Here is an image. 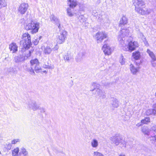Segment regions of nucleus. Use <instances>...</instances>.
Here are the masks:
<instances>
[{"label":"nucleus","instance_id":"nucleus-29","mask_svg":"<svg viewBox=\"0 0 156 156\" xmlns=\"http://www.w3.org/2000/svg\"><path fill=\"white\" fill-rule=\"evenodd\" d=\"M19 154L20 156L22 154H23L24 156H28V153L27 151L24 147H22L20 148Z\"/></svg>","mask_w":156,"mask_h":156},{"label":"nucleus","instance_id":"nucleus-34","mask_svg":"<svg viewBox=\"0 0 156 156\" xmlns=\"http://www.w3.org/2000/svg\"><path fill=\"white\" fill-rule=\"evenodd\" d=\"M30 63L32 66H35L39 64V62L37 59H35L30 61Z\"/></svg>","mask_w":156,"mask_h":156},{"label":"nucleus","instance_id":"nucleus-52","mask_svg":"<svg viewBox=\"0 0 156 156\" xmlns=\"http://www.w3.org/2000/svg\"><path fill=\"white\" fill-rule=\"evenodd\" d=\"M33 43L34 45H37L38 43V41L36 40H35Z\"/></svg>","mask_w":156,"mask_h":156},{"label":"nucleus","instance_id":"nucleus-20","mask_svg":"<svg viewBox=\"0 0 156 156\" xmlns=\"http://www.w3.org/2000/svg\"><path fill=\"white\" fill-rule=\"evenodd\" d=\"M130 69L131 73L133 75L136 74L139 71L138 68L135 67L132 64L130 66Z\"/></svg>","mask_w":156,"mask_h":156},{"label":"nucleus","instance_id":"nucleus-8","mask_svg":"<svg viewBox=\"0 0 156 156\" xmlns=\"http://www.w3.org/2000/svg\"><path fill=\"white\" fill-rule=\"evenodd\" d=\"M93 86H95V87L92 90L93 91L94 90L96 89V94L99 97L104 99L105 98V92L99 89L100 85L98 84H96L94 83H92Z\"/></svg>","mask_w":156,"mask_h":156},{"label":"nucleus","instance_id":"nucleus-60","mask_svg":"<svg viewBox=\"0 0 156 156\" xmlns=\"http://www.w3.org/2000/svg\"><path fill=\"white\" fill-rule=\"evenodd\" d=\"M44 72L45 73H47V71H44Z\"/></svg>","mask_w":156,"mask_h":156},{"label":"nucleus","instance_id":"nucleus-23","mask_svg":"<svg viewBox=\"0 0 156 156\" xmlns=\"http://www.w3.org/2000/svg\"><path fill=\"white\" fill-rule=\"evenodd\" d=\"M67 4L69 6L70 8H74L77 5V2L75 0H67Z\"/></svg>","mask_w":156,"mask_h":156},{"label":"nucleus","instance_id":"nucleus-35","mask_svg":"<svg viewBox=\"0 0 156 156\" xmlns=\"http://www.w3.org/2000/svg\"><path fill=\"white\" fill-rule=\"evenodd\" d=\"M27 71L29 72L30 74L33 75L35 74V73L32 67L31 66H28L27 68Z\"/></svg>","mask_w":156,"mask_h":156},{"label":"nucleus","instance_id":"nucleus-37","mask_svg":"<svg viewBox=\"0 0 156 156\" xmlns=\"http://www.w3.org/2000/svg\"><path fill=\"white\" fill-rule=\"evenodd\" d=\"M6 5V3L5 0H0V9L3 7H4Z\"/></svg>","mask_w":156,"mask_h":156},{"label":"nucleus","instance_id":"nucleus-59","mask_svg":"<svg viewBox=\"0 0 156 156\" xmlns=\"http://www.w3.org/2000/svg\"><path fill=\"white\" fill-rule=\"evenodd\" d=\"M100 0H98V1L97 2V3L98 4L100 3Z\"/></svg>","mask_w":156,"mask_h":156},{"label":"nucleus","instance_id":"nucleus-5","mask_svg":"<svg viewBox=\"0 0 156 156\" xmlns=\"http://www.w3.org/2000/svg\"><path fill=\"white\" fill-rule=\"evenodd\" d=\"M67 32L65 30H60L58 34L57 38V44H60L63 43L66 38Z\"/></svg>","mask_w":156,"mask_h":156},{"label":"nucleus","instance_id":"nucleus-27","mask_svg":"<svg viewBox=\"0 0 156 156\" xmlns=\"http://www.w3.org/2000/svg\"><path fill=\"white\" fill-rule=\"evenodd\" d=\"M147 52L151 60L156 61V56L153 52L151 51L150 50L147 49Z\"/></svg>","mask_w":156,"mask_h":156},{"label":"nucleus","instance_id":"nucleus-21","mask_svg":"<svg viewBox=\"0 0 156 156\" xmlns=\"http://www.w3.org/2000/svg\"><path fill=\"white\" fill-rule=\"evenodd\" d=\"M142 131L144 135L148 136L151 135L153 132V130L150 131L149 129L147 127H143L142 129Z\"/></svg>","mask_w":156,"mask_h":156},{"label":"nucleus","instance_id":"nucleus-16","mask_svg":"<svg viewBox=\"0 0 156 156\" xmlns=\"http://www.w3.org/2000/svg\"><path fill=\"white\" fill-rule=\"evenodd\" d=\"M119 101L116 98H113L111 102V107L112 109L118 108L119 106Z\"/></svg>","mask_w":156,"mask_h":156},{"label":"nucleus","instance_id":"nucleus-58","mask_svg":"<svg viewBox=\"0 0 156 156\" xmlns=\"http://www.w3.org/2000/svg\"><path fill=\"white\" fill-rule=\"evenodd\" d=\"M108 22H109V20H107V22L106 23V25H108L109 24V23Z\"/></svg>","mask_w":156,"mask_h":156},{"label":"nucleus","instance_id":"nucleus-32","mask_svg":"<svg viewBox=\"0 0 156 156\" xmlns=\"http://www.w3.org/2000/svg\"><path fill=\"white\" fill-rule=\"evenodd\" d=\"M73 10H72V9L69 8L67 9V15L70 16L72 17L74 15L75 13L73 12Z\"/></svg>","mask_w":156,"mask_h":156},{"label":"nucleus","instance_id":"nucleus-30","mask_svg":"<svg viewBox=\"0 0 156 156\" xmlns=\"http://www.w3.org/2000/svg\"><path fill=\"white\" fill-rule=\"evenodd\" d=\"M132 57L135 60H138L140 58L141 55L140 53L138 51L134 52L133 53Z\"/></svg>","mask_w":156,"mask_h":156},{"label":"nucleus","instance_id":"nucleus-7","mask_svg":"<svg viewBox=\"0 0 156 156\" xmlns=\"http://www.w3.org/2000/svg\"><path fill=\"white\" fill-rule=\"evenodd\" d=\"M108 34L104 31H100L97 32L95 35L97 43H101L103 40L107 37Z\"/></svg>","mask_w":156,"mask_h":156},{"label":"nucleus","instance_id":"nucleus-39","mask_svg":"<svg viewBox=\"0 0 156 156\" xmlns=\"http://www.w3.org/2000/svg\"><path fill=\"white\" fill-rule=\"evenodd\" d=\"M136 30L137 31V33L138 35L139 36L141 37V38H143L144 37V36L143 35V34L141 32L140 30V29L138 28H136Z\"/></svg>","mask_w":156,"mask_h":156},{"label":"nucleus","instance_id":"nucleus-54","mask_svg":"<svg viewBox=\"0 0 156 156\" xmlns=\"http://www.w3.org/2000/svg\"><path fill=\"white\" fill-rule=\"evenodd\" d=\"M142 38L144 43L147 41L146 38L144 37Z\"/></svg>","mask_w":156,"mask_h":156},{"label":"nucleus","instance_id":"nucleus-15","mask_svg":"<svg viewBox=\"0 0 156 156\" xmlns=\"http://www.w3.org/2000/svg\"><path fill=\"white\" fill-rule=\"evenodd\" d=\"M153 130V132L151 135V137H149L150 140L152 143H154L156 140V125L155 126H153L152 128Z\"/></svg>","mask_w":156,"mask_h":156},{"label":"nucleus","instance_id":"nucleus-43","mask_svg":"<svg viewBox=\"0 0 156 156\" xmlns=\"http://www.w3.org/2000/svg\"><path fill=\"white\" fill-rule=\"evenodd\" d=\"M35 66V71L37 73L39 72V70H41V69L39 65V64H37Z\"/></svg>","mask_w":156,"mask_h":156},{"label":"nucleus","instance_id":"nucleus-38","mask_svg":"<svg viewBox=\"0 0 156 156\" xmlns=\"http://www.w3.org/2000/svg\"><path fill=\"white\" fill-rule=\"evenodd\" d=\"M79 20L81 22H84L86 21V19L85 17H84L83 15H80L79 17Z\"/></svg>","mask_w":156,"mask_h":156},{"label":"nucleus","instance_id":"nucleus-10","mask_svg":"<svg viewBox=\"0 0 156 156\" xmlns=\"http://www.w3.org/2000/svg\"><path fill=\"white\" fill-rule=\"evenodd\" d=\"M139 14L142 15H147L150 14L152 11L151 9L146 8H139L138 9H136L135 10Z\"/></svg>","mask_w":156,"mask_h":156},{"label":"nucleus","instance_id":"nucleus-47","mask_svg":"<svg viewBox=\"0 0 156 156\" xmlns=\"http://www.w3.org/2000/svg\"><path fill=\"white\" fill-rule=\"evenodd\" d=\"M38 110H40V112L42 113H44L45 112V109L44 108L41 107L40 106V108Z\"/></svg>","mask_w":156,"mask_h":156},{"label":"nucleus","instance_id":"nucleus-12","mask_svg":"<svg viewBox=\"0 0 156 156\" xmlns=\"http://www.w3.org/2000/svg\"><path fill=\"white\" fill-rule=\"evenodd\" d=\"M102 49L104 53L107 55H110L112 52V50L108 45L105 44L103 46Z\"/></svg>","mask_w":156,"mask_h":156},{"label":"nucleus","instance_id":"nucleus-33","mask_svg":"<svg viewBox=\"0 0 156 156\" xmlns=\"http://www.w3.org/2000/svg\"><path fill=\"white\" fill-rule=\"evenodd\" d=\"M19 149L18 147L14 149L12 151V156H19Z\"/></svg>","mask_w":156,"mask_h":156},{"label":"nucleus","instance_id":"nucleus-49","mask_svg":"<svg viewBox=\"0 0 156 156\" xmlns=\"http://www.w3.org/2000/svg\"><path fill=\"white\" fill-rule=\"evenodd\" d=\"M153 110L154 111L155 113L156 114V104H154L153 106Z\"/></svg>","mask_w":156,"mask_h":156},{"label":"nucleus","instance_id":"nucleus-51","mask_svg":"<svg viewBox=\"0 0 156 156\" xmlns=\"http://www.w3.org/2000/svg\"><path fill=\"white\" fill-rule=\"evenodd\" d=\"M48 65H49L48 63H47V64L45 63V64L43 66V67L44 68L46 69L47 68Z\"/></svg>","mask_w":156,"mask_h":156},{"label":"nucleus","instance_id":"nucleus-17","mask_svg":"<svg viewBox=\"0 0 156 156\" xmlns=\"http://www.w3.org/2000/svg\"><path fill=\"white\" fill-rule=\"evenodd\" d=\"M118 40L119 42L120 46L122 47V49L124 50V48L125 47H126V46H127L126 44L127 41H125V40L124 39V38L120 37H118Z\"/></svg>","mask_w":156,"mask_h":156},{"label":"nucleus","instance_id":"nucleus-11","mask_svg":"<svg viewBox=\"0 0 156 156\" xmlns=\"http://www.w3.org/2000/svg\"><path fill=\"white\" fill-rule=\"evenodd\" d=\"M28 6L27 3H23L21 4L18 8V12L22 15L24 14L27 10Z\"/></svg>","mask_w":156,"mask_h":156},{"label":"nucleus","instance_id":"nucleus-2","mask_svg":"<svg viewBox=\"0 0 156 156\" xmlns=\"http://www.w3.org/2000/svg\"><path fill=\"white\" fill-rule=\"evenodd\" d=\"M20 44L26 49H28L31 45L30 36L28 33L23 34L20 41Z\"/></svg>","mask_w":156,"mask_h":156},{"label":"nucleus","instance_id":"nucleus-1","mask_svg":"<svg viewBox=\"0 0 156 156\" xmlns=\"http://www.w3.org/2000/svg\"><path fill=\"white\" fill-rule=\"evenodd\" d=\"M40 27L39 22L36 20H32L26 24L25 28L27 30H30L31 33L34 34L38 32Z\"/></svg>","mask_w":156,"mask_h":156},{"label":"nucleus","instance_id":"nucleus-55","mask_svg":"<svg viewBox=\"0 0 156 156\" xmlns=\"http://www.w3.org/2000/svg\"><path fill=\"white\" fill-rule=\"evenodd\" d=\"M142 38L144 43L147 41L146 38L144 37Z\"/></svg>","mask_w":156,"mask_h":156},{"label":"nucleus","instance_id":"nucleus-9","mask_svg":"<svg viewBox=\"0 0 156 156\" xmlns=\"http://www.w3.org/2000/svg\"><path fill=\"white\" fill-rule=\"evenodd\" d=\"M138 44L136 41L133 42L131 41L129 42L128 45L126 46V47L124 48V50L125 51H131L134 50L138 46Z\"/></svg>","mask_w":156,"mask_h":156},{"label":"nucleus","instance_id":"nucleus-19","mask_svg":"<svg viewBox=\"0 0 156 156\" xmlns=\"http://www.w3.org/2000/svg\"><path fill=\"white\" fill-rule=\"evenodd\" d=\"M25 59H26L25 57H24L23 55H20L15 56L14 59L15 62L18 63L23 61Z\"/></svg>","mask_w":156,"mask_h":156},{"label":"nucleus","instance_id":"nucleus-6","mask_svg":"<svg viewBox=\"0 0 156 156\" xmlns=\"http://www.w3.org/2000/svg\"><path fill=\"white\" fill-rule=\"evenodd\" d=\"M26 104L27 108L33 111H36L40 108L39 104L34 100H30Z\"/></svg>","mask_w":156,"mask_h":156},{"label":"nucleus","instance_id":"nucleus-13","mask_svg":"<svg viewBox=\"0 0 156 156\" xmlns=\"http://www.w3.org/2000/svg\"><path fill=\"white\" fill-rule=\"evenodd\" d=\"M133 2L135 6V10L138 9L144 5V2L142 0H133Z\"/></svg>","mask_w":156,"mask_h":156},{"label":"nucleus","instance_id":"nucleus-50","mask_svg":"<svg viewBox=\"0 0 156 156\" xmlns=\"http://www.w3.org/2000/svg\"><path fill=\"white\" fill-rule=\"evenodd\" d=\"M54 68V66L53 65H48L47 68L50 69H53Z\"/></svg>","mask_w":156,"mask_h":156},{"label":"nucleus","instance_id":"nucleus-46","mask_svg":"<svg viewBox=\"0 0 156 156\" xmlns=\"http://www.w3.org/2000/svg\"><path fill=\"white\" fill-rule=\"evenodd\" d=\"M156 61H154L152 60H151V66L153 67H155L156 66V62H155Z\"/></svg>","mask_w":156,"mask_h":156},{"label":"nucleus","instance_id":"nucleus-26","mask_svg":"<svg viewBox=\"0 0 156 156\" xmlns=\"http://www.w3.org/2000/svg\"><path fill=\"white\" fill-rule=\"evenodd\" d=\"M84 55V53L83 52H79L77 55L76 58V60L77 62H80L83 59Z\"/></svg>","mask_w":156,"mask_h":156},{"label":"nucleus","instance_id":"nucleus-42","mask_svg":"<svg viewBox=\"0 0 156 156\" xmlns=\"http://www.w3.org/2000/svg\"><path fill=\"white\" fill-rule=\"evenodd\" d=\"M119 62L122 65L124 64L125 63V59L122 55L121 57L120 58Z\"/></svg>","mask_w":156,"mask_h":156},{"label":"nucleus","instance_id":"nucleus-44","mask_svg":"<svg viewBox=\"0 0 156 156\" xmlns=\"http://www.w3.org/2000/svg\"><path fill=\"white\" fill-rule=\"evenodd\" d=\"M10 71L14 73H16L17 72L16 68L13 67L10 68Z\"/></svg>","mask_w":156,"mask_h":156},{"label":"nucleus","instance_id":"nucleus-14","mask_svg":"<svg viewBox=\"0 0 156 156\" xmlns=\"http://www.w3.org/2000/svg\"><path fill=\"white\" fill-rule=\"evenodd\" d=\"M18 46L16 43H11L9 45V48L12 53H16L18 51Z\"/></svg>","mask_w":156,"mask_h":156},{"label":"nucleus","instance_id":"nucleus-18","mask_svg":"<svg viewBox=\"0 0 156 156\" xmlns=\"http://www.w3.org/2000/svg\"><path fill=\"white\" fill-rule=\"evenodd\" d=\"M50 18L51 21L55 23L57 25V26H58V27L60 29V24L59 20L53 15H51Z\"/></svg>","mask_w":156,"mask_h":156},{"label":"nucleus","instance_id":"nucleus-53","mask_svg":"<svg viewBox=\"0 0 156 156\" xmlns=\"http://www.w3.org/2000/svg\"><path fill=\"white\" fill-rule=\"evenodd\" d=\"M144 44H145V45L147 46H148L149 45V44L148 43V41H146L144 43Z\"/></svg>","mask_w":156,"mask_h":156},{"label":"nucleus","instance_id":"nucleus-31","mask_svg":"<svg viewBox=\"0 0 156 156\" xmlns=\"http://www.w3.org/2000/svg\"><path fill=\"white\" fill-rule=\"evenodd\" d=\"M150 122V118L148 117L145 118L144 119L141 120V123L140 124V123H138L136 125L138 126H140L142 125L143 124H147L148 122Z\"/></svg>","mask_w":156,"mask_h":156},{"label":"nucleus","instance_id":"nucleus-48","mask_svg":"<svg viewBox=\"0 0 156 156\" xmlns=\"http://www.w3.org/2000/svg\"><path fill=\"white\" fill-rule=\"evenodd\" d=\"M12 144H11H11H9L7 146V149L9 150L11 149L12 147Z\"/></svg>","mask_w":156,"mask_h":156},{"label":"nucleus","instance_id":"nucleus-4","mask_svg":"<svg viewBox=\"0 0 156 156\" xmlns=\"http://www.w3.org/2000/svg\"><path fill=\"white\" fill-rule=\"evenodd\" d=\"M133 29L132 28L129 27H124L121 28L119 32V37L124 38L126 36L129 35L130 33L133 32Z\"/></svg>","mask_w":156,"mask_h":156},{"label":"nucleus","instance_id":"nucleus-57","mask_svg":"<svg viewBox=\"0 0 156 156\" xmlns=\"http://www.w3.org/2000/svg\"><path fill=\"white\" fill-rule=\"evenodd\" d=\"M119 156H126L125 154L123 153H121L119 155Z\"/></svg>","mask_w":156,"mask_h":156},{"label":"nucleus","instance_id":"nucleus-28","mask_svg":"<svg viewBox=\"0 0 156 156\" xmlns=\"http://www.w3.org/2000/svg\"><path fill=\"white\" fill-rule=\"evenodd\" d=\"M52 49L49 46L44 47L43 50V53L45 55H49L52 51Z\"/></svg>","mask_w":156,"mask_h":156},{"label":"nucleus","instance_id":"nucleus-45","mask_svg":"<svg viewBox=\"0 0 156 156\" xmlns=\"http://www.w3.org/2000/svg\"><path fill=\"white\" fill-rule=\"evenodd\" d=\"M33 52V51L31 50H30L29 51V52L28 54H26V56H25L24 57H25V58L27 59L28 57H30L31 55V54Z\"/></svg>","mask_w":156,"mask_h":156},{"label":"nucleus","instance_id":"nucleus-22","mask_svg":"<svg viewBox=\"0 0 156 156\" xmlns=\"http://www.w3.org/2000/svg\"><path fill=\"white\" fill-rule=\"evenodd\" d=\"M63 57L65 61H69L73 58L72 54L70 51H68L67 53L63 55Z\"/></svg>","mask_w":156,"mask_h":156},{"label":"nucleus","instance_id":"nucleus-61","mask_svg":"<svg viewBox=\"0 0 156 156\" xmlns=\"http://www.w3.org/2000/svg\"><path fill=\"white\" fill-rule=\"evenodd\" d=\"M155 96H156V93H155Z\"/></svg>","mask_w":156,"mask_h":156},{"label":"nucleus","instance_id":"nucleus-36","mask_svg":"<svg viewBox=\"0 0 156 156\" xmlns=\"http://www.w3.org/2000/svg\"><path fill=\"white\" fill-rule=\"evenodd\" d=\"M146 114L147 115H149L152 114H155L154 111H153V109H148L146 112Z\"/></svg>","mask_w":156,"mask_h":156},{"label":"nucleus","instance_id":"nucleus-3","mask_svg":"<svg viewBox=\"0 0 156 156\" xmlns=\"http://www.w3.org/2000/svg\"><path fill=\"white\" fill-rule=\"evenodd\" d=\"M111 141V143L114 144L116 146L120 144L122 145V147H126V142L121 137L118 135H115L110 138Z\"/></svg>","mask_w":156,"mask_h":156},{"label":"nucleus","instance_id":"nucleus-41","mask_svg":"<svg viewBox=\"0 0 156 156\" xmlns=\"http://www.w3.org/2000/svg\"><path fill=\"white\" fill-rule=\"evenodd\" d=\"M94 156H105L104 154L98 151H94Z\"/></svg>","mask_w":156,"mask_h":156},{"label":"nucleus","instance_id":"nucleus-25","mask_svg":"<svg viewBox=\"0 0 156 156\" xmlns=\"http://www.w3.org/2000/svg\"><path fill=\"white\" fill-rule=\"evenodd\" d=\"M128 23V20L126 17L125 16H123L120 19L119 26L120 27L122 25H124Z\"/></svg>","mask_w":156,"mask_h":156},{"label":"nucleus","instance_id":"nucleus-24","mask_svg":"<svg viewBox=\"0 0 156 156\" xmlns=\"http://www.w3.org/2000/svg\"><path fill=\"white\" fill-rule=\"evenodd\" d=\"M90 144L91 147L95 148H97L99 145L98 140L95 139H93L91 141Z\"/></svg>","mask_w":156,"mask_h":156},{"label":"nucleus","instance_id":"nucleus-40","mask_svg":"<svg viewBox=\"0 0 156 156\" xmlns=\"http://www.w3.org/2000/svg\"><path fill=\"white\" fill-rule=\"evenodd\" d=\"M20 140L19 139H14L11 141V144H17L18 143L20 142Z\"/></svg>","mask_w":156,"mask_h":156},{"label":"nucleus","instance_id":"nucleus-56","mask_svg":"<svg viewBox=\"0 0 156 156\" xmlns=\"http://www.w3.org/2000/svg\"><path fill=\"white\" fill-rule=\"evenodd\" d=\"M54 48H55V50H57L58 49V45H56L55 46V47Z\"/></svg>","mask_w":156,"mask_h":156}]
</instances>
